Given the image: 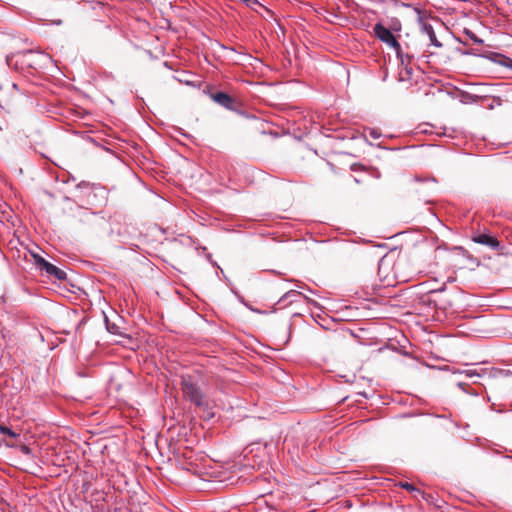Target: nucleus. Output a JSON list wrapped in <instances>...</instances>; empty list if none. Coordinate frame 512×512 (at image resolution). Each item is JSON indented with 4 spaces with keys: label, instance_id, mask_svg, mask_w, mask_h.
Returning <instances> with one entry per match:
<instances>
[{
    "label": "nucleus",
    "instance_id": "1",
    "mask_svg": "<svg viewBox=\"0 0 512 512\" xmlns=\"http://www.w3.org/2000/svg\"><path fill=\"white\" fill-rule=\"evenodd\" d=\"M181 390L184 397L195 406L203 409H207L209 407L204 393L201 391L197 383L193 381L191 376L183 375L181 377Z\"/></svg>",
    "mask_w": 512,
    "mask_h": 512
},
{
    "label": "nucleus",
    "instance_id": "2",
    "mask_svg": "<svg viewBox=\"0 0 512 512\" xmlns=\"http://www.w3.org/2000/svg\"><path fill=\"white\" fill-rule=\"evenodd\" d=\"M375 36L382 42L386 43L389 47L393 48L398 56H400L401 45L397 41L393 33L381 23L374 26Z\"/></svg>",
    "mask_w": 512,
    "mask_h": 512
},
{
    "label": "nucleus",
    "instance_id": "3",
    "mask_svg": "<svg viewBox=\"0 0 512 512\" xmlns=\"http://www.w3.org/2000/svg\"><path fill=\"white\" fill-rule=\"evenodd\" d=\"M210 98L218 105L230 111H237L236 100L225 92L210 93Z\"/></svg>",
    "mask_w": 512,
    "mask_h": 512
},
{
    "label": "nucleus",
    "instance_id": "4",
    "mask_svg": "<svg viewBox=\"0 0 512 512\" xmlns=\"http://www.w3.org/2000/svg\"><path fill=\"white\" fill-rule=\"evenodd\" d=\"M475 243L486 245L494 250L500 247V242L493 236L487 234H477L472 237Z\"/></svg>",
    "mask_w": 512,
    "mask_h": 512
},
{
    "label": "nucleus",
    "instance_id": "5",
    "mask_svg": "<svg viewBox=\"0 0 512 512\" xmlns=\"http://www.w3.org/2000/svg\"><path fill=\"white\" fill-rule=\"evenodd\" d=\"M420 28H421V32L423 34L427 35V37L429 38L431 45L438 47V48L442 47V43L440 41H438L435 31L431 24H429L427 22H421Z\"/></svg>",
    "mask_w": 512,
    "mask_h": 512
},
{
    "label": "nucleus",
    "instance_id": "6",
    "mask_svg": "<svg viewBox=\"0 0 512 512\" xmlns=\"http://www.w3.org/2000/svg\"><path fill=\"white\" fill-rule=\"evenodd\" d=\"M42 271H44L48 276H53L58 280H65L67 278V274L65 271L56 267L50 262H47V264H45Z\"/></svg>",
    "mask_w": 512,
    "mask_h": 512
},
{
    "label": "nucleus",
    "instance_id": "7",
    "mask_svg": "<svg viewBox=\"0 0 512 512\" xmlns=\"http://www.w3.org/2000/svg\"><path fill=\"white\" fill-rule=\"evenodd\" d=\"M302 294L296 290H290L286 292L278 301V305L286 306L288 304H291L296 301V298L298 296H301Z\"/></svg>",
    "mask_w": 512,
    "mask_h": 512
},
{
    "label": "nucleus",
    "instance_id": "8",
    "mask_svg": "<svg viewBox=\"0 0 512 512\" xmlns=\"http://www.w3.org/2000/svg\"><path fill=\"white\" fill-rule=\"evenodd\" d=\"M0 433L2 434H5L7 436H9L10 438H13V439H16L19 434L16 433L15 431L11 430L9 427L5 426V425H0Z\"/></svg>",
    "mask_w": 512,
    "mask_h": 512
},
{
    "label": "nucleus",
    "instance_id": "9",
    "mask_svg": "<svg viewBox=\"0 0 512 512\" xmlns=\"http://www.w3.org/2000/svg\"><path fill=\"white\" fill-rule=\"evenodd\" d=\"M464 33L476 44H483V40L478 38L477 35L471 30L465 29Z\"/></svg>",
    "mask_w": 512,
    "mask_h": 512
},
{
    "label": "nucleus",
    "instance_id": "10",
    "mask_svg": "<svg viewBox=\"0 0 512 512\" xmlns=\"http://www.w3.org/2000/svg\"><path fill=\"white\" fill-rule=\"evenodd\" d=\"M33 257H34L36 265L42 270L44 268L45 264H47L48 261H46L40 255L34 254Z\"/></svg>",
    "mask_w": 512,
    "mask_h": 512
},
{
    "label": "nucleus",
    "instance_id": "11",
    "mask_svg": "<svg viewBox=\"0 0 512 512\" xmlns=\"http://www.w3.org/2000/svg\"><path fill=\"white\" fill-rule=\"evenodd\" d=\"M106 327H107V330L110 332V333H113V334H119L118 332V327L115 325V324H112L110 325L108 319L106 318Z\"/></svg>",
    "mask_w": 512,
    "mask_h": 512
},
{
    "label": "nucleus",
    "instance_id": "12",
    "mask_svg": "<svg viewBox=\"0 0 512 512\" xmlns=\"http://www.w3.org/2000/svg\"><path fill=\"white\" fill-rule=\"evenodd\" d=\"M399 485L407 491H418L411 483L408 482H400Z\"/></svg>",
    "mask_w": 512,
    "mask_h": 512
},
{
    "label": "nucleus",
    "instance_id": "13",
    "mask_svg": "<svg viewBox=\"0 0 512 512\" xmlns=\"http://www.w3.org/2000/svg\"><path fill=\"white\" fill-rule=\"evenodd\" d=\"M369 135L373 139H378L380 137V133L376 129H369Z\"/></svg>",
    "mask_w": 512,
    "mask_h": 512
},
{
    "label": "nucleus",
    "instance_id": "14",
    "mask_svg": "<svg viewBox=\"0 0 512 512\" xmlns=\"http://www.w3.org/2000/svg\"><path fill=\"white\" fill-rule=\"evenodd\" d=\"M304 298L308 301V303H311L315 307H318V303L316 301L309 299L307 296H304Z\"/></svg>",
    "mask_w": 512,
    "mask_h": 512
},
{
    "label": "nucleus",
    "instance_id": "15",
    "mask_svg": "<svg viewBox=\"0 0 512 512\" xmlns=\"http://www.w3.org/2000/svg\"><path fill=\"white\" fill-rule=\"evenodd\" d=\"M467 375L469 377H472V376H475V375L478 376L479 374L475 370H469V371H467Z\"/></svg>",
    "mask_w": 512,
    "mask_h": 512
},
{
    "label": "nucleus",
    "instance_id": "16",
    "mask_svg": "<svg viewBox=\"0 0 512 512\" xmlns=\"http://www.w3.org/2000/svg\"><path fill=\"white\" fill-rule=\"evenodd\" d=\"M39 57L42 58L44 61H50V57L46 54H39Z\"/></svg>",
    "mask_w": 512,
    "mask_h": 512
},
{
    "label": "nucleus",
    "instance_id": "17",
    "mask_svg": "<svg viewBox=\"0 0 512 512\" xmlns=\"http://www.w3.org/2000/svg\"><path fill=\"white\" fill-rule=\"evenodd\" d=\"M33 55H34V52H33L32 50H30V51H28V52L26 53V56H33Z\"/></svg>",
    "mask_w": 512,
    "mask_h": 512
},
{
    "label": "nucleus",
    "instance_id": "18",
    "mask_svg": "<svg viewBox=\"0 0 512 512\" xmlns=\"http://www.w3.org/2000/svg\"><path fill=\"white\" fill-rule=\"evenodd\" d=\"M443 291H444V288H441V289H439V290H434V291H432V293H438V292H443Z\"/></svg>",
    "mask_w": 512,
    "mask_h": 512
},
{
    "label": "nucleus",
    "instance_id": "19",
    "mask_svg": "<svg viewBox=\"0 0 512 512\" xmlns=\"http://www.w3.org/2000/svg\"><path fill=\"white\" fill-rule=\"evenodd\" d=\"M438 307H439V308H443V309H446V308H447L445 304H443V305H441V306H438Z\"/></svg>",
    "mask_w": 512,
    "mask_h": 512
},
{
    "label": "nucleus",
    "instance_id": "20",
    "mask_svg": "<svg viewBox=\"0 0 512 512\" xmlns=\"http://www.w3.org/2000/svg\"><path fill=\"white\" fill-rule=\"evenodd\" d=\"M179 132H180L183 136H187V134H186V133H183V132L181 131V129H179Z\"/></svg>",
    "mask_w": 512,
    "mask_h": 512
}]
</instances>
